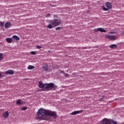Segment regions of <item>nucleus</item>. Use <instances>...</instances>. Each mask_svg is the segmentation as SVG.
<instances>
[{
    "label": "nucleus",
    "instance_id": "obj_31",
    "mask_svg": "<svg viewBox=\"0 0 124 124\" xmlns=\"http://www.w3.org/2000/svg\"><path fill=\"white\" fill-rule=\"evenodd\" d=\"M122 34H124V31L122 32Z\"/></svg>",
    "mask_w": 124,
    "mask_h": 124
},
{
    "label": "nucleus",
    "instance_id": "obj_24",
    "mask_svg": "<svg viewBox=\"0 0 124 124\" xmlns=\"http://www.w3.org/2000/svg\"><path fill=\"white\" fill-rule=\"evenodd\" d=\"M36 48H37V49H41V48H42V46L38 45L36 46Z\"/></svg>",
    "mask_w": 124,
    "mask_h": 124
},
{
    "label": "nucleus",
    "instance_id": "obj_23",
    "mask_svg": "<svg viewBox=\"0 0 124 124\" xmlns=\"http://www.w3.org/2000/svg\"><path fill=\"white\" fill-rule=\"evenodd\" d=\"M3 56V53H0V60H2V56Z\"/></svg>",
    "mask_w": 124,
    "mask_h": 124
},
{
    "label": "nucleus",
    "instance_id": "obj_13",
    "mask_svg": "<svg viewBox=\"0 0 124 124\" xmlns=\"http://www.w3.org/2000/svg\"><path fill=\"white\" fill-rule=\"evenodd\" d=\"M42 68L45 71H48L49 68H48V65L46 64L42 67Z\"/></svg>",
    "mask_w": 124,
    "mask_h": 124
},
{
    "label": "nucleus",
    "instance_id": "obj_27",
    "mask_svg": "<svg viewBox=\"0 0 124 124\" xmlns=\"http://www.w3.org/2000/svg\"><path fill=\"white\" fill-rule=\"evenodd\" d=\"M61 73H62V74H63V75L65 74V72H64V71H61Z\"/></svg>",
    "mask_w": 124,
    "mask_h": 124
},
{
    "label": "nucleus",
    "instance_id": "obj_10",
    "mask_svg": "<svg viewBox=\"0 0 124 124\" xmlns=\"http://www.w3.org/2000/svg\"><path fill=\"white\" fill-rule=\"evenodd\" d=\"M11 27V23L10 22H7L5 24V29H9Z\"/></svg>",
    "mask_w": 124,
    "mask_h": 124
},
{
    "label": "nucleus",
    "instance_id": "obj_32",
    "mask_svg": "<svg viewBox=\"0 0 124 124\" xmlns=\"http://www.w3.org/2000/svg\"><path fill=\"white\" fill-rule=\"evenodd\" d=\"M102 99H103V98H101L100 99V100H101Z\"/></svg>",
    "mask_w": 124,
    "mask_h": 124
},
{
    "label": "nucleus",
    "instance_id": "obj_19",
    "mask_svg": "<svg viewBox=\"0 0 124 124\" xmlns=\"http://www.w3.org/2000/svg\"><path fill=\"white\" fill-rule=\"evenodd\" d=\"M110 48H111V49H113V48H117V45H111L110 46Z\"/></svg>",
    "mask_w": 124,
    "mask_h": 124
},
{
    "label": "nucleus",
    "instance_id": "obj_20",
    "mask_svg": "<svg viewBox=\"0 0 124 124\" xmlns=\"http://www.w3.org/2000/svg\"><path fill=\"white\" fill-rule=\"evenodd\" d=\"M0 27H4V22L0 21Z\"/></svg>",
    "mask_w": 124,
    "mask_h": 124
},
{
    "label": "nucleus",
    "instance_id": "obj_26",
    "mask_svg": "<svg viewBox=\"0 0 124 124\" xmlns=\"http://www.w3.org/2000/svg\"><path fill=\"white\" fill-rule=\"evenodd\" d=\"M64 75H65V76L66 77H69V74H67V73H65V74H64Z\"/></svg>",
    "mask_w": 124,
    "mask_h": 124
},
{
    "label": "nucleus",
    "instance_id": "obj_29",
    "mask_svg": "<svg viewBox=\"0 0 124 124\" xmlns=\"http://www.w3.org/2000/svg\"><path fill=\"white\" fill-rule=\"evenodd\" d=\"M53 17H54V18H57V17H58V16L57 15H54L53 16Z\"/></svg>",
    "mask_w": 124,
    "mask_h": 124
},
{
    "label": "nucleus",
    "instance_id": "obj_15",
    "mask_svg": "<svg viewBox=\"0 0 124 124\" xmlns=\"http://www.w3.org/2000/svg\"><path fill=\"white\" fill-rule=\"evenodd\" d=\"M48 29H53V28H55V26L51 23H50L49 24H48L47 26Z\"/></svg>",
    "mask_w": 124,
    "mask_h": 124
},
{
    "label": "nucleus",
    "instance_id": "obj_21",
    "mask_svg": "<svg viewBox=\"0 0 124 124\" xmlns=\"http://www.w3.org/2000/svg\"><path fill=\"white\" fill-rule=\"evenodd\" d=\"M31 54L33 55V56H34L35 55H36V52H35V51H31Z\"/></svg>",
    "mask_w": 124,
    "mask_h": 124
},
{
    "label": "nucleus",
    "instance_id": "obj_3",
    "mask_svg": "<svg viewBox=\"0 0 124 124\" xmlns=\"http://www.w3.org/2000/svg\"><path fill=\"white\" fill-rule=\"evenodd\" d=\"M101 124H118L117 123V122L116 121H112V122L111 121H109L108 120V119L107 118H104L102 120V121H101Z\"/></svg>",
    "mask_w": 124,
    "mask_h": 124
},
{
    "label": "nucleus",
    "instance_id": "obj_25",
    "mask_svg": "<svg viewBox=\"0 0 124 124\" xmlns=\"http://www.w3.org/2000/svg\"><path fill=\"white\" fill-rule=\"evenodd\" d=\"M21 110H22V111H26L27 108H21Z\"/></svg>",
    "mask_w": 124,
    "mask_h": 124
},
{
    "label": "nucleus",
    "instance_id": "obj_16",
    "mask_svg": "<svg viewBox=\"0 0 124 124\" xmlns=\"http://www.w3.org/2000/svg\"><path fill=\"white\" fill-rule=\"evenodd\" d=\"M9 116V113H8V111H6L5 113V114H3V117L4 118H8Z\"/></svg>",
    "mask_w": 124,
    "mask_h": 124
},
{
    "label": "nucleus",
    "instance_id": "obj_5",
    "mask_svg": "<svg viewBox=\"0 0 124 124\" xmlns=\"http://www.w3.org/2000/svg\"><path fill=\"white\" fill-rule=\"evenodd\" d=\"M55 88V84L53 83H46V91H52Z\"/></svg>",
    "mask_w": 124,
    "mask_h": 124
},
{
    "label": "nucleus",
    "instance_id": "obj_17",
    "mask_svg": "<svg viewBox=\"0 0 124 124\" xmlns=\"http://www.w3.org/2000/svg\"><path fill=\"white\" fill-rule=\"evenodd\" d=\"M6 41L8 43H12V38H6Z\"/></svg>",
    "mask_w": 124,
    "mask_h": 124
},
{
    "label": "nucleus",
    "instance_id": "obj_18",
    "mask_svg": "<svg viewBox=\"0 0 124 124\" xmlns=\"http://www.w3.org/2000/svg\"><path fill=\"white\" fill-rule=\"evenodd\" d=\"M28 69H29L30 70H31L32 69H34V66H32L31 65H30L28 66Z\"/></svg>",
    "mask_w": 124,
    "mask_h": 124
},
{
    "label": "nucleus",
    "instance_id": "obj_11",
    "mask_svg": "<svg viewBox=\"0 0 124 124\" xmlns=\"http://www.w3.org/2000/svg\"><path fill=\"white\" fill-rule=\"evenodd\" d=\"M96 31H101V32H106V30L103 28H99L95 30Z\"/></svg>",
    "mask_w": 124,
    "mask_h": 124
},
{
    "label": "nucleus",
    "instance_id": "obj_9",
    "mask_svg": "<svg viewBox=\"0 0 124 124\" xmlns=\"http://www.w3.org/2000/svg\"><path fill=\"white\" fill-rule=\"evenodd\" d=\"M106 37L108 39H110V40H115V39H116V38L114 35H108L106 36Z\"/></svg>",
    "mask_w": 124,
    "mask_h": 124
},
{
    "label": "nucleus",
    "instance_id": "obj_1",
    "mask_svg": "<svg viewBox=\"0 0 124 124\" xmlns=\"http://www.w3.org/2000/svg\"><path fill=\"white\" fill-rule=\"evenodd\" d=\"M37 115L38 116L36 117V119L37 120H39V121L45 120V117H46V116L51 117L53 118L54 120L57 119V112L56 111H53L42 108H40L38 110Z\"/></svg>",
    "mask_w": 124,
    "mask_h": 124
},
{
    "label": "nucleus",
    "instance_id": "obj_2",
    "mask_svg": "<svg viewBox=\"0 0 124 124\" xmlns=\"http://www.w3.org/2000/svg\"><path fill=\"white\" fill-rule=\"evenodd\" d=\"M50 24L53 25L54 27H58L62 24V20L61 19H54L53 20H49Z\"/></svg>",
    "mask_w": 124,
    "mask_h": 124
},
{
    "label": "nucleus",
    "instance_id": "obj_30",
    "mask_svg": "<svg viewBox=\"0 0 124 124\" xmlns=\"http://www.w3.org/2000/svg\"><path fill=\"white\" fill-rule=\"evenodd\" d=\"M110 33H114V32H113V31H110Z\"/></svg>",
    "mask_w": 124,
    "mask_h": 124
},
{
    "label": "nucleus",
    "instance_id": "obj_7",
    "mask_svg": "<svg viewBox=\"0 0 124 124\" xmlns=\"http://www.w3.org/2000/svg\"><path fill=\"white\" fill-rule=\"evenodd\" d=\"M5 74L7 75H13L14 74V71L12 69L8 70L5 72Z\"/></svg>",
    "mask_w": 124,
    "mask_h": 124
},
{
    "label": "nucleus",
    "instance_id": "obj_8",
    "mask_svg": "<svg viewBox=\"0 0 124 124\" xmlns=\"http://www.w3.org/2000/svg\"><path fill=\"white\" fill-rule=\"evenodd\" d=\"M83 110L75 111L72 112L71 113V115H77V114H80V113H83Z\"/></svg>",
    "mask_w": 124,
    "mask_h": 124
},
{
    "label": "nucleus",
    "instance_id": "obj_33",
    "mask_svg": "<svg viewBox=\"0 0 124 124\" xmlns=\"http://www.w3.org/2000/svg\"><path fill=\"white\" fill-rule=\"evenodd\" d=\"M0 77H1V74L0 73Z\"/></svg>",
    "mask_w": 124,
    "mask_h": 124
},
{
    "label": "nucleus",
    "instance_id": "obj_22",
    "mask_svg": "<svg viewBox=\"0 0 124 124\" xmlns=\"http://www.w3.org/2000/svg\"><path fill=\"white\" fill-rule=\"evenodd\" d=\"M61 29H62V28L58 27L56 28L55 30H56V31H60V30H61Z\"/></svg>",
    "mask_w": 124,
    "mask_h": 124
},
{
    "label": "nucleus",
    "instance_id": "obj_28",
    "mask_svg": "<svg viewBox=\"0 0 124 124\" xmlns=\"http://www.w3.org/2000/svg\"><path fill=\"white\" fill-rule=\"evenodd\" d=\"M50 16V14H47L46 17H48Z\"/></svg>",
    "mask_w": 124,
    "mask_h": 124
},
{
    "label": "nucleus",
    "instance_id": "obj_4",
    "mask_svg": "<svg viewBox=\"0 0 124 124\" xmlns=\"http://www.w3.org/2000/svg\"><path fill=\"white\" fill-rule=\"evenodd\" d=\"M106 6L107 8L104 6L102 7V9L103 11H108L109 9H112V4L109 2H106Z\"/></svg>",
    "mask_w": 124,
    "mask_h": 124
},
{
    "label": "nucleus",
    "instance_id": "obj_12",
    "mask_svg": "<svg viewBox=\"0 0 124 124\" xmlns=\"http://www.w3.org/2000/svg\"><path fill=\"white\" fill-rule=\"evenodd\" d=\"M23 103H24V102L21 101V99H19L16 101L17 105H23Z\"/></svg>",
    "mask_w": 124,
    "mask_h": 124
},
{
    "label": "nucleus",
    "instance_id": "obj_14",
    "mask_svg": "<svg viewBox=\"0 0 124 124\" xmlns=\"http://www.w3.org/2000/svg\"><path fill=\"white\" fill-rule=\"evenodd\" d=\"M12 38H14V39H15V40H16V41H19V40H20V38L16 35H13L12 37Z\"/></svg>",
    "mask_w": 124,
    "mask_h": 124
},
{
    "label": "nucleus",
    "instance_id": "obj_6",
    "mask_svg": "<svg viewBox=\"0 0 124 124\" xmlns=\"http://www.w3.org/2000/svg\"><path fill=\"white\" fill-rule=\"evenodd\" d=\"M46 83L43 84V82H42V81H40L39 82V88L42 89V91H46Z\"/></svg>",
    "mask_w": 124,
    "mask_h": 124
}]
</instances>
